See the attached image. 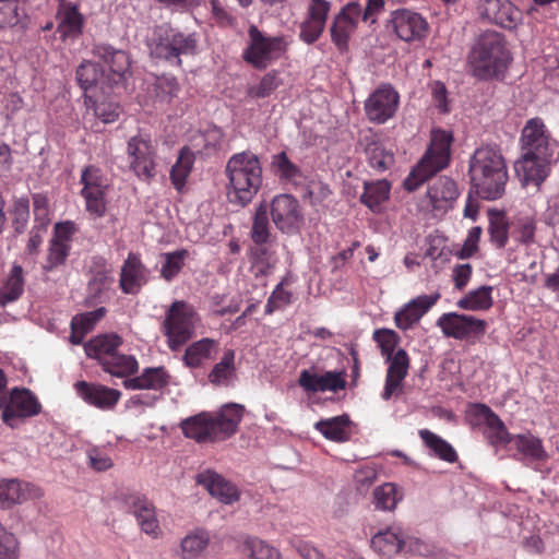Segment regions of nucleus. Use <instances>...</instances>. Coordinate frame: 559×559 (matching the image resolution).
I'll return each instance as SVG.
<instances>
[{"mask_svg":"<svg viewBox=\"0 0 559 559\" xmlns=\"http://www.w3.org/2000/svg\"><path fill=\"white\" fill-rule=\"evenodd\" d=\"M440 298V293H435L432 295H421L412 299L395 313L394 321L396 326L404 331L411 329L437 304Z\"/></svg>","mask_w":559,"mask_h":559,"instance_id":"29","label":"nucleus"},{"mask_svg":"<svg viewBox=\"0 0 559 559\" xmlns=\"http://www.w3.org/2000/svg\"><path fill=\"white\" fill-rule=\"evenodd\" d=\"M81 195L85 210L93 218H102L107 212V195L110 190L108 178L94 165L86 166L81 174Z\"/></svg>","mask_w":559,"mask_h":559,"instance_id":"9","label":"nucleus"},{"mask_svg":"<svg viewBox=\"0 0 559 559\" xmlns=\"http://www.w3.org/2000/svg\"><path fill=\"white\" fill-rule=\"evenodd\" d=\"M331 7L329 0H309L305 17L326 24Z\"/></svg>","mask_w":559,"mask_h":559,"instance_id":"64","label":"nucleus"},{"mask_svg":"<svg viewBox=\"0 0 559 559\" xmlns=\"http://www.w3.org/2000/svg\"><path fill=\"white\" fill-rule=\"evenodd\" d=\"M485 435L488 442L493 447L512 443L514 438V436L510 435L504 423L500 418H498V423H495L486 430Z\"/></svg>","mask_w":559,"mask_h":559,"instance_id":"63","label":"nucleus"},{"mask_svg":"<svg viewBox=\"0 0 559 559\" xmlns=\"http://www.w3.org/2000/svg\"><path fill=\"white\" fill-rule=\"evenodd\" d=\"M124 502L134 514L141 530L153 537L158 536L160 527L153 502L141 493L127 496Z\"/></svg>","mask_w":559,"mask_h":559,"instance_id":"27","label":"nucleus"},{"mask_svg":"<svg viewBox=\"0 0 559 559\" xmlns=\"http://www.w3.org/2000/svg\"><path fill=\"white\" fill-rule=\"evenodd\" d=\"M283 84L280 71L271 70L266 72L255 85H251L247 90V94L251 98H265L269 97Z\"/></svg>","mask_w":559,"mask_h":559,"instance_id":"51","label":"nucleus"},{"mask_svg":"<svg viewBox=\"0 0 559 559\" xmlns=\"http://www.w3.org/2000/svg\"><path fill=\"white\" fill-rule=\"evenodd\" d=\"M236 353L231 348L224 350L219 361L216 362L210 373L207 374L209 381L214 385H229L236 377Z\"/></svg>","mask_w":559,"mask_h":559,"instance_id":"39","label":"nucleus"},{"mask_svg":"<svg viewBox=\"0 0 559 559\" xmlns=\"http://www.w3.org/2000/svg\"><path fill=\"white\" fill-rule=\"evenodd\" d=\"M452 142L451 132L442 129L431 131L429 147L403 182L405 190L409 192L417 190L425 181L449 165Z\"/></svg>","mask_w":559,"mask_h":559,"instance_id":"5","label":"nucleus"},{"mask_svg":"<svg viewBox=\"0 0 559 559\" xmlns=\"http://www.w3.org/2000/svg\"><path fill=\"white\" fill-rule=\"evenodd\" d=\"M488 231L490 241L498 249L504 248L509 239V222L507 216L501 212L490 211Z\"/></svg>","mask_w":559,"mask_h":559,"instance_id":"49","label":"nucleus"},{"mask_svg":"<svg viewBox=\"0 0 559 559\" xmlns=\"http://www.w3.org/2000/svg\"><path fill=\"white\" fill-rule=\"evenodd\" d=\"M197 483L224 504H233L240 499L238 487L215 471L205 469L199 473Z\"/></svg>","mask_w":559,"mask_h":559,"instance_id":"24","label":"nucleus"},{"mask_svg":"<svg viewBox=\"0 0 559 559\" xmlns=\"http://www.w3.org/2000/svg\"><path fill=\"white\" fill-rule=\"evenodd\" d=\"M479 16L504 29H515L523 21L522 11L510 0H476Z\"/></svg>","mask_w":559,"mask_h":559,"instance_id":"16","label":"nucleus"},{"mask_svg":"<svg viewBox=\"0 0 559 559\" xmlns=\"http://www.w3.org/2000/svg\"><path fill=\"white\" fill-rule=\"evenodd\" d=\"M372 340L378 344L381 356L390 357L397 350L396 347L401 342V336L391 329H377L372 334Z\"/></svg>","mask_w":559,"mask_h":559,"instance_id":"54","label":"nucleus"},{"mask_svg":"<svg viewBox=\"0 0 559 559\" xmlns=\"http://www.w3.org/2000/svg\"><path fill=\"white\" fill-rule=\"evenodd\" d=\"M43 496V490L29 483L17 479L2 480V504L23 503L27 500L40 499Z\"/></svg>","mask_w":559,"mask_h":559,"instance_id":"31","label":"nucleus"},{"mask_svg":"<svg viewBox=\"0 0 559 559\" xmlns=\"http://www.w3.org/2000/svg\"><path fill=\"white\" fill-rule=\"evenodd\" d=\"M195 154L189 146H183L178 154L176 163L170 169V181L178 192H182L192 171Z\"/></svg>","mask_w":559,"mask_h":559,"instance_id":"36","label":"nucleus"},{"mask_svg":"<svg viewBox=\"0 0 559 559\" xmlns=\"http://www.w3.org/2000/svg\"><path fill=\"white\" fill-rule=\"evenodd\" d=\"M405 544V535L400 527H389L378 532L371 538V547L374 551L392 557L399 554Z\"/></svg>","mask_w":559,"mask_h":559,"instance_id":"33","label":"nucleus"},{"mask_svg":"<svg viewBox=\"0 0 559 559\" xmlns=\"http://www.w3.org/2000/svg\"><path fill=\"white\" fill-rule=\"evenodd\" d=\"M511 61L504 36L495 31L483 33L468 55L472 75L480 81L503 80Z\"/></svg>","mask_w":559,"mask_h":559,"instance_id":"2","label":"nucleus"},{"mask_svg":"<svg viewBox=\"0 0 559 559\" xmlns=\"http://www.w3.org/2000/svg\"><path fill=\"white\" fill-rule=\"evenodd\" d=\"M243 406L224 405L218 413L202 412L181 421V429L187 438L199 443L219 442L234 436L243 416Z\"/></svg>","mask_w":559,"mask_h":559,"instance_id":"3","label":"nucleus"},{"mask_svg":"<svg viewBox=\"0 0 559 559\" xmlns=\"http://www.w3.org/2000/svg\"><path fill=\"white\" fill-rule=\"evenodd\" d=\"M200 317L194 307L185 300L174 301L165 313L162 332L170 350H179L193 335Z\"/></svg>","mask_w":559,"mask_h":559,"instance_id":"7","label":"nucleus"},{"mask_svg":"<svg viewBox=\"0 0 559 559\" xmlns=\"http://www.w3.org/2000/svg\"><path fill=\"white\" fill-rule=\"evenodd\" d=\"M350 419L348 415H340L328 419H321L314 424L316 430L328 440L345 442L349 439Z\"/></svg>","mask_w":559,"mask_h":559,"instance_id":"37","label":"nucleus"},{"mask_svg":"<svg viewBox=\"0 0 559 559\" xmlns=\"http://www.w3.org/2000/svg\"><path fill=\"white\" fill-rule=\"evenodd\" d=\"M248 257L255 276L267 275L276 262L272 242H252L248 250Z\"/></svg>","mask_w":559,"mask_h":559,"instance_id":"38","label":"nucleus"},{"mask_svg":"<svg viewBox=\"0 0 559 559\" xmlns=\"http://www.w3.org/2000/svg\"><path fill=\"white\" fill-rule=\"evenodd\" d=\"M148 269L141 260V255L129 252L119 274V288L126 295H138L148 282Z\"/></svg>","mask_w":559,"mask_h":559,"instance_id":"21","label":"nucleus"},{"mask_svg":"<svg viewBox=\"0 0 559 559\" xmlns=\"http://www.w3.org/2000/svg\"><path fill=\"white\" fill-rule=\"evenodd\" d=\"M74 386L78 395L84 402L100 409L114 408L121 397L119 390L103 384L79 381Z\"/></svg>","mask_w":559,"mask_h":559,"instance_id":"26","label":"nucleus"},{"mask_svg":"<svg viewBox=\"0 0 559 559\" xmlns=\"http://www.w3.org/2000/svg\"><path fill=\"white\" fill-rule=\"evenodd\" d=\"M467 414L472 425H484L487 429L498 423V418H500L489 406L481 403L473 404Z\"/></svg>","mask_w":559,"mask_h":559,"instance_id":"58","label":"nucleus"},{"mask_svg":"<svg viewBox=\"0 0 559 559\" xmlns=\"http://www.w3.org/2000/svg\"><path fill=\"white\" fill-rule=\"evenodd\" d=\"M188 255L189 252L186 249L164 253V263L160 270L162 277L168 282L176 277L182 270Z\"/></svg>","mask_w":559,"mask_h":559,"instance_id":"53","label":"nucleus"},{"mask_svg":"<svg viewBox=\"0 0 559 559\" xmlns=\"http://www.w3.org/2000/svg\"><path fill=\"white\" fill-rule=\"evenodd\" d=\"M198 39L194 33L185 34L164 23L155 26L147 46L153 57L180 66L181 56L194 55Z\"/></svg>","mask_w":559,"mask_h":559,"instance_id":"6","label":"nucleus"},{"mask_svg":"<svg viewBox=\"0 0 559 559\" xmlns=\"http://www.w3.org/2000/svg\"><path fill=\"white\" fill-rule=\"evenodd\" d=\"M437 326L445 337L474 344L487 330V322L471 314L447 312L437 320Z\"/></svg>","mask_w":559,"mask_h":559,"instance_id":"10","label":"nucleus"},{"mask_svg":"<svg viewBox=\"0 0 559 559\" xmlns=\"http://www.w3.org/2000/svg\"><path fill=\"white\" fill-rule=\"evenodd\" d=\"M250 238L254 243L272 242V234L269 222V205L261 203L254 212Z\"/></svg>","mask_w":559,"mask_h":559,"instance_id":"47","label":"nucleus"},{"mask_svg":"<svg viewBox=\"0 0 559 559\" xmlns=\"http://www.w3.org/2000/svg\"><path fill=\"white\" fill-rule=\"evenodd\" d=\"M23 269L21 265H13L5 282L2 284V307L7 302L17 300L24 292Z\"/></svg>","mask_w":559,"mask_h":559,"instance_id":"48","label":"nucleus"},{"mask_svg":"<svg viewBox=\"0 0 559 559\" xmlns=\"http://www.w3.org/2000/svg\"><path fill=\"white\" fill-rule=\"evenodd\" d=\"M399 104L400 95L394 87L381 84L365 100V115L370 122L383 124L395 116Z\"/></svg>","mask_w":559,"mask_h":559,"instance_id":"15","label":"nucleus"},{"mask_svg":"<svg viewBox=\"0 0 559 559\" xmlns=\"http://www.w3.org/2000/svg\"><path fill=\"white\" fill-rule=\"evenodd\" d=\"M100 76L98 66L92 61H84L76 69V81L85 92L94 87Z\"/></svg>","mask_w":559,"mask_h":559,"instance_id":"56","label":"nucleus"},{"mask_svg":"<svg viewBox=\"0 0 559 559\" xmlns=\"http://www.w3.org/2000/svg\"><path fill=\"white\" fill-rule=\"evenodd\" d=\"M388 27L403 41H419L427 37L429 24L420 13L402 8L393 10L388 20Z\"/></svg>","mask_w":559,"mask_h":559,"instance_id":"14","label":"nucleus"},{"mask_svg":"<svg viewBox=\"0 0 559 559\" xmlns=\"http://www.w3.org/2000/svg\"><path fill=\"white\" fill-rule=\"evenodd\" d=\"M360 15V3L358 1H349L333 16L329 32L331 41L340 53L348 51L352 36L358 29Z\"/></svg>","mask_w":559,"mask_h":559,"instance_id":"12","label":"nucleus"},{"mask_svg":"<svg viewBox=\"0 0 559 559\" xmlns=\"http://www.w3.org/2000/svg\"><path fill=\"white\" fill-rule=\"evenodd\" d=\"M9 217L16 234L24 231L29 218V202L27 199H17L9 210Z\"/></svg>","mask_w":559,"mask_h":559,"instance_id":"55","label":"nucleus"},{"mask_svg":"<svg viewBox=\"0 0 559 559\" xmlns=\"http://www.w3.org/2000/svg\"><path fill=\"white\" fill-rule=\"evenodd\" d=\"M325 26L326 24L305 17L299 24V39L307 45L314 44L324 33Z\"/></svg>","mask_w":559,"mask_h":559,"instance_id":"61","label":"nucleus"},{"mask_svg":"<svg viewBox=\"0 0 559 559\" xmlns=\"http://www.w3.org/2000/svg\"><path fill=\"white\" fill-rule=\"evenodd\" d=\"M419 437L427 448H429L436 456L448 463L457 461V453L454 448L440 436L428 429L419 430Z\"/></svg>","mask_w":559,"mask_h":559,"instance_id":"45","label":"nucleus"},{"mask_svg":"<svg viewBox=\"0 0 559 559\" xmlns=\"http://www.w3.org/2000/svg\"><path fill=\"white\" fill-rule=\"evenodd\" d=\"M104 371L117 378L129 379L139 369L138 360L132 355H124L117 352L102 365Z\"/></svg>","mask_w":559,"mask_h":559,"instance_id":"42","label":"nucleus"},{"mask_svg":"<svg viewBox=\"0 0 559 559\" xmlns=\"http://www.w3.org/2000/svg\"><path fill=\"white\" fill-rule=\"evenodd\" d=\"M228 200L237 205L249 204L262 187L260 158L250 151L233 154L225 166Z\"/></svg>","mask_w":559,"mask_h":559,"instance_id":"4","label":"nucleus"},{"mask_svg":"<svg viewBox=\"0 0 559 559\" xmlns=\"http://www.w3.org/2000/svg\"><path fill=\"white\" fill-rule=\"evenodd\" d=\"M41 412V404L28 389L14 388L8 401L2 396V423L16 428L25 418L34 417Z\"/></svg>","mask_w":559,"mask_h":559,"instance_id":"13","label":"nucleus"},{"mask_svg":"<svg viewBox=\"0 0 559 559\" xmlns=\"http://www.w3.org/2000/svg\"><path fill=\"white\" fill-rule=\"evenodd\" d=\"M122 345V338L117 334L98 335L84 344V350L90 358H94L102 366Z\"/></svg>","mask_w":559,"mask_h":559,"instance_id":"32","label":"nucleus"},{"mask_svg":"<svg viewBox=\"0 0 559 559\" xmlns=\"http://www.w3.org/2000/svg\"><path fill=\"white\" fill-rule=\"evenodd\" d=\"M218 349V342L204 337L191 343L185 350L182 360L189 368H200L203 362L214 357Z\"/></svg>","mask_w":559,"mask_h":559,"instance_id":"34","label":"nucleus"},{"mask_svg":"<svg viewBox=\"0 0 559 559\" xmlns=\"http://www.w3.org/2000/svg\"><path fill=\"white\" fill-rule=\"evenodd\" d=\"M106 312L107 310L100 307L93 311L74 316L71 322L87 334L94 329L95 324L105 317Z\"/></svg>","mask_w":559,"mask_h":559,"instance_id":"62","label":"nucleus"},{"mask_svg":"<svg viewBox=\"0 0 559 559\" xmlns=\"http://www.w3.org/2000/svg\"><path fill=\"white\" fill-rule=\"evenodd\" d=\"M115 278L111 270L103 267L93 273L88 282V290L93 297H100L104 293L108 292L114 284Z\"/></svg>","mask_w":559,"mask_h":559,"instance_id":"57","label":"nucleus"},{"mask_svg":"<svg viewBox=\"0 0 559 559\" xmlns=\"http://www.w3.org/2000/svg\"><path fill=\"white\" fill-rule=\"evenodd\" d=\"M129 168L142 181L156 176V146L150 135L136 134L128 141Z\"/></svg>","mask_w":559,"mask_h":559,"instance_id":"11","label":"nucleus"},{"mask_svg":"<svg viewBox=\"0 0 559 559\" xmlns=\"http://www.w3.org/2000/svg\"><path fill=\"white\" fill-rule=\"evenodd\" d=\"M249 41L242 52L243 60L257 70H264L288 49L285 36H267L255 25L248 29Z\"/></svg>","mask_w":559,"mask_h":559,"instance_id":"8","label":"nucleus"},{"mask_svg":"<svg viewBox=\"0 0 559 559\" xmlns=\"http://www.w3.org/2000/svg\"><path fill=\"white\" fill-rule=\"evenodd\" d=\"M271 166L280 181L285 185L298 186L304 179L299 166L293 163L286 152H281L272 157Z\"/></svg>","mask_w":559,"mask_h":559,"instance_id":"40","label":"nucleus"},{"mask_svg":"<svg viewBox=\"0 0 559 559\" xmlns=\"http://www.w3.org/2000/svg\"><path fill=\"white\" fill-rule=\"evenodd\" d=\"M210 535L204 530H195L188 534L181 542L182 556L185 559L198 558L207 547Z\"/></svg>","mask_w":559,"mask_h":559,"instance_id":"50","label":"nucleus"},{"mask_svg":"<svg viewBox=\"0 0 559 559\" xmlns=\"http://www.w3.org/2000/svg\"><path fill=\"white\" fill-rule=\"evenodd\" d=\"M170 374L165 367L145 368L140 376L123 380L127 390H154L159 391L168 385Z\"/></svg>","mask_w":559,"mask_h":559,"instance_id":"30","label":"nucleus"},{"mask_svg":"<svg viewBox=\"0 0 559 559\" xmlns=\"http://www.w3.org/2000/svg\"><path fill=\"white\" fill-rule=\"evenodd\" d=\"M554 156L523 153L515 163L516 173L522 176L524 186L530 183L539 187L550 174V165Z\"/></svg>","mask_w":559,"mask_h":559,"instance_id":"23","label":"nucleus"},{"mask_svg":"<svg viewBox=\"0 0 559 559\" xmlns=\"http://www.w3.org/2000/svg\"><path fill=\"white\" fill-rule=\"evenodd\" d=\"M269 212L273 223L282 233L293 234L302 223L299 202L290 194L274 197L269 205Z\"/></svg>","mask_w":559,"mask_h":559,"instance_id":"18","label":"nucleus"},{"mask_svg":"<svg viewBox=\"0 0 559 559\" xmlns=\"http://www.w3.org/2000/svg\"><path fill=\"white\" fill-rule=\"evenodd\" d=\"M57 32L62 40L75 39L83 32L84 17L79 7L68 0H58L56 12Z\"/></svg>","mask_w":559,"mask_h":559,"instance_id":"28","label":"nucleus"},{"mask_svg":"<svg viewBox=\"0 0 559 559\" xmlns=\"http://www.w3.org/2000/svg\"><path fill=\"white\" fill-rule=\"evenodd\" d=\"M388 364L385 383L381 397L389 401L401 388L408 374L411 358L405 349L399 348L394 355L384 358Z\"/></svg>","mask_w":559,"mask_h":559,"instance_id":"25","label":"nucleus"},{"mask_svg":"<svg viewBox=\"0 0 559 559\" xmlns=\"http://www.w3.org/2000/svg\"><path fill=\"white\" fill-rule=\"evenodd\" d=\"M469 177L476 193L484 200L500 199L509 179L508 167L497 146L485 145L475 150L469 160Z\"/></svg>","mask_w":559,"mask_h":559,"instance_id":"1","label":"nucleus"},{"mask_svg":"<svg viewBox=\"0 0 559 559\" xmlns=\"http://www.w3.org/2000/svg\"><path fill=\"white\" fill-rule=\"evenodd\" d=\"M360 144L364 145L368 163L373 169L384 171L394 164L393 153L386 151L376 135H366L360 140Z\"/></svg>","mask_w":559,"mask_h":559,"instance_id":"35","label":"nucleus"},{"mask_svg":"<svg viewBox=\"0 0 559 559\" xmlns=\"http://www.w3.org/2000/svg\"><path fill=\"white\" fill-rule=\"evenodd\" d=\"M26 0H2V28H25L27 24Z\"/></svg>","mask_w":559,"mask_h":559,"instance_id":"46","label":"nucleus"},{"mask_svg":"<svg viewBox=\"0 0 559 559\" xmlns=\"http://www.w3.org/2000/svg\"><path fill=\"white\" fill-rule=\"evenodd\" d=\"M512 443L526 460L542 462L548 457L542 439L533 436L531 432L514 436Z\"/></svg>","mask_w":559,"mask_h":559,"instance_id":"41","label":"nucleus"},{"mask_svg":"<svg viewBox=\"0 0 559 559\" xmlns=\"http://www.w3.org/2000/svg\"><path fill=\"white\" fill-rule=\"evenodd\" d=\"M459 195L456 182L447 176H440L428 187L426 199L431 211L444 214L453 209Z\"/></svg>","mask_w":559,"mask_h":559,"instance_id":"22","label":"nucleus"},{"mask_svg":"<svg viewBox=\"0 0 559 559\" xmlns=\"http://www.w3.org/2000/svg\"><path fill=\"white\" fill-rule=\"evenodd\" d=\"M71 246H66L61 242L50 241L48 255L44 265L45 271H52L53 269L63 265L70 253Z\"/></svg>","mask_w":559,"mask_h":559,"instance_id":"60","label":"nucleus"},{"mask_svg":"<svg viewBox=\"0 0 559 559\" xmlns=\"http://www.w3.org/2000/svg\"><path fill=\"white\" fill-rule=\"evenodd\" d=\"M492 287L480 286L477 289L471 290L464 297L457 300L459 308L468 311H486L492 307Z\"/></svg>","mask_w":559,"mask_h":559,"instance_id":"44","label":"nucleus"},{"mask_svg":"<svg viewBox=\"0 0 559 559\" xmlns=\"http://www.w3.org/2000/svg\"><path fill=\"white\" fill-rule=\"evenodd\" d=\"M94 52L103 62L102 78L111 86L123 83L131 64L128 53L105 44L97 45Z\"/></svg>","mask_w":559,"mask_h":559,"instance_id":"17","label":"nucleus"},{"mask_svg":"<svg viewBox=\"0 0 559 559\" xmlns=\"http://www.w3.org/2000/svg\"><path fill=\"white\" fill-rule=\"evenodd\" d=\"M520 141L523 153L554 156L556 142L551 139L543 119L538 117L526 121Z\"/></svg>","mask_w":559,"mask_h":559,"instance_id":"19","label":"nucleus"},{"mask_svg":"<svg viewBox=\"0 0 559 559\" xmlns=\"http://www.w3.org/2000/svg\"><path fill=\"white\" fill-rule=\"evenodd\" d=\"M402 499L394 484L386 483L373 490V502L377 509L391 511L395 509L397 502Z\"/></svg>","mask_w":559,"mask_h":559,"instance_id":"52","label":"nucleus"},{"mask_svg":"<svg viewBox=\"0 0 559 559\" xmlns=\"http://www.w3.org/2000/svg\"><path fill=\"white\" fill-rule=\"evenodd\" d=\"M314 369V367L304 369L299 373L297 383L306 393L338 392L346 388L345 370L325 371L322 374H318Z\"/></svg>","mask_w":559,"mask_h":559,"instance_id":"20","label":"nucleus"},{"mask_svg":"<svg viewBox=\"0 0 559 559\" xmlns=\"http://www.w3.org/2000/svg\"><path fill=\"white\" fill-rule=\"evenodd\" d=\"M391 186L388 180H377L365 182L364 193L360 195V202L372 212H379L381 204L389 199Z\"/></svg>","mask_w":559,"mask_h":559,"instance_id":"43","label":"nucleus"},{"mask_svg":"<svg viewBox=\"0 0 559 559\" xmlns=\"http://www.w3.org/2000/svg\"><path fill=\"white\" fill-rule=\"evenodd\" d=\"M285 280L278 283L265 305V313L272 314L274 311L283 309L292 302V293L284 288Z\"/></svg>","mask_w":559,"mask_h":559,"instance_id":"59","label":"nucleus"}]
</instances>
